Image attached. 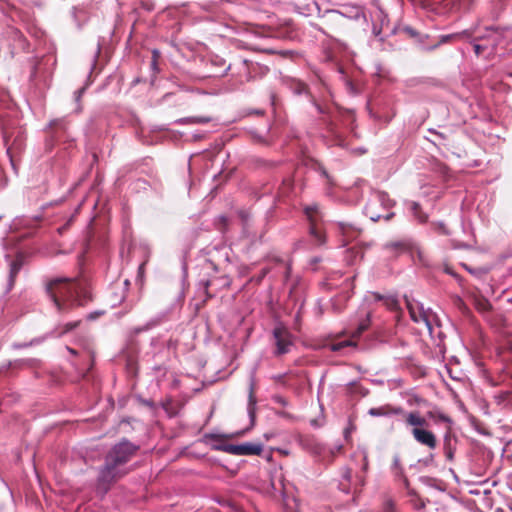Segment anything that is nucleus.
<instances>
[{"label": "nucleus", "instance_id": "nucleus-17", "mask_svg": "<svg viewBox=\"0 0 512 512\" xmlns=\"http://www.w3.org/2000/svg\"><path fill=\"white\" fill-rule=\"evenodd\" d=\"M255 406H256V399L254 397V387L253 384L250 385L249 389V403H248V414L251 418L252 423L254 422L255 418Z\"/></svg>", "mask_w": 512, "mask_h": 512}, {"label": "nucleus", "instance_id": "nucleus-27", "mask_svg": "<svg viewBox=\"0 0 512 512\" xmlns=\"http://www.w3.org/2000/svg\"><path fill=\"white\" fill-rule=\"evenodd\" d=\"M367 468H368V459H367V455H364L363 470L366 471Z\"/></svg>", "mask_w": 512, "mask_h": 512}, {"label": "nucleus", "instance_id": "nucleus-25", "mask_svg": "<svg viewBox=\"0 0 512 512\" xmlns=\"http://www.w3.org/2000/svg\"><path fill=\"white\" fill-rule=\"evenodd\" d=\"M101 314V312H95V313H90L88 316H87V319L89 320H94L96 319L97 316H99Z\"/></svg>", "mask_w": 512, "mask_h": 512}, {"label": "nucleus", "instance_id": "nucleus-30", "mask_svg": "<svg viewBox=\"0 0 512 512\" xmlns=\"http://www.w3.org/2000/svg\"><path fill=\"white\" fill-rule=\"evenodd\" d=\"M84 89H80L77 91V98H80L81 94L83 93Z\"/></svg>", "mask_w": 512, "mask_h": 512}, {"label": "nucleus", "instance_id": "nucleus-13", "mask_svg": "<svg viewBox=\"0 0 512 512\" xmlns=\"http://www.w3.org/2000/svg\"><path fill=\"white\" fill-rule=\"evenodd\" d=\"M339 232L342 234V236L345 238V244L350 240L357 236L358 231L355 227H353L351 224L339 222L337 224Z\"/></svg>", "mask_w": 512, "mask_h": 512}, {"label": "nucleus", "instance_id": "nucleus-5", "mask_svg": "<svg viewBox=\"0 0 512 512\" xmlns=\"http://www.w3.org/2000/svg\"><path fill=\"white\" fill-rule=\"evenodd\" d=\"M405 302L411 320L418 325H422L431 335L433 324L436 322L435 313L430 308H425L421 302L407 296H405Z\"/></svg>", "mask_w": 512, "mask_h": 512}, {"label": "nucleus", "instance_id": "nucleus-31", "mask_svg": "<svg viewBox=\"0 0 512 512\" xmlns=\"http://www.w3.org/2000/svg\"><path fill=\"white\" fill-rule=\"evenodd\" d=\"M207 121H208V119H206V118H198L197 119V122H207Z\"/></svg>", "mask_w": 512, "mask_h": 512}, {"label": "nucleus", "instance_id": "nucleus-26", "mask_svg": "<svg viewBox=\"0 0 512 512\" xmlns=\"http://www.w3.org/2000/svg\"><path fill=\"white\" fill-rule=\"evenodd\" d=\"M393 465L395 468H399L400 467V459L399 457H394V460H393Z\"/></svg>", "mask_w": 512, "mask_h": 512}, {"label": "nucleus", "instance_id": "nucleus-21", "mask_svg": "<svg viewBox=\"0 0 512 512\" xmlns=\"http://www.w3.org/2000/svg\"><path fill=\"white\" fill-rule=\"evenodd\" d=\"M411 210L413 211L415 218L419 222H425L427 220V216L420 213V211H419L420 207H419L418 203H416V202L411 203Z\"/></svg>", "mask_w": 512, "mask_h": 512}, {"label": "nucleus", "instance_id": "nucleus-8", "mask_svg": "<svg viewBox=\"0 0 512 512\" xmlns=\"http://www.w3.org/2000/svg\"><path fill=\"white\" fill-rule=\"evenodd\" d=\"M360 17H364V12H363L362 8L356 7L354 14L349 16V19L350 18L358 19ZM347 20H348V16L346 14H344L343 12L333 11L331 18L329 19V22H330L331 26L334 28V32L336 34H341L342 28L345 27Z\"/></svg>", "mask_w": 512, "mask_h": 512}, {"label": "nucleus", "instance_id": "nucleus-15", "mask_svg": "<svg viewBox=\"0 0 512 512\" xmlns=\"http://www.w3.org/2000/svg\"><path fill=\"white\" fill-rule=\"evenodd\" d=\"M474 33H475V31H474V30L467 29V30H464V31L459 32V33H453V34H449V35L442 36V37H441L440 42H441V43H445V42H448V41H450V40L461 39V38H464V37L469 38V37H471Z\"/></svg>", "mask_w": 512, "mask_h": 512}, {"label": "nucleus", "instance_id": "nucleus-14", "mask_svg": "<svg viewBox=\"0 0 512 512\" xmlns=\"http://www.w3.org/2000/svg\"><path fill=\"white\" fill-rule=\"evenodd\" d=\"M23 266V259L21 256L16 257L11 263H10V270H9V282L10 285H13L14 279L19 273Z\"/></svg>", "mask_w": 512, "mask_h": 512}, {"label": "nucleus", "instance_id": "nucleus-2", "mask_svg": "<svg viewBox=\"0 0 512 512\" xmlns=\"http://www.w3.org/2000/svg\"><path fill=\"white\" fill-rule=\"evenodd\" d=\"M135 451L136 446L126 440L116 444L106 456L105 465L100 470L98 481L109 485L126 474L122 466L129 461Z\"/></svg>", "mask_w": 512, "mask_h": 512}, {"label": "nucleus", "instance_id": "nucleus-33", "mask_svg": "<svg viewBox=\"0 0 512 512\" xmlns=\"http://www.w3.org/2000/svg\"><path fill=\"white\" fill-rule=\"evenodd\" d=\"M345 478H346V479H349V478H350V473L345 474Z\"/></svg>", "mask_w": 512, "mask_h": 512}, {"label": "nucleus", "instance_id": "nucleus-12", "mask_svg": "<svg viewBox=\"0 0 512 512\" xmlns=\"http://www.w3.org/2000/svg\"><path fill=\"white\" fill-rule=\"evenodd\" d=\"M374 301H382L383 304L390 310H397L399 307L398 300L392 295L384 296L379 293H371Z\"/></svg>", "mask_w": 512, "mask_h": 512}, {"label": "nucleus", "instance_id": "nucleus-1", "mask_svg": "<svg viewBox=\"0 0 512 512\" xmlns=\"http://www.w3.org/2000/svg\"><path fill=\"white\" fill-rule=\"evenodd\" d=\"M46 291L61 314L76 306H84L92 299L86 282L82 280L54 279L47 284Z\"/></svg>", "mask_w": 512, "mask_h": 512}, {"label": "nucleus", "instance_id": "nucleus-7", "mask_svg": "<svg viewBox=\"0 0 512 512\" xmlns=\"http://www.w3.org/2000/svg\"><path fill=\"white\" fill-rule=\"evenodd\" d=\"M273 337L276 345V355H283L290 351L293 345L292 335L285 327H275L273 330Z\"/></svg>", "mask_w": 512, "mask_h": 512}, {"label": "nucleus", "instance_id": "nucleus-6", "mask_svg": "<svg viewBox=\"0 0 512 512\" xmlns=\"http://www.w3.org/2000/svg\"><path fill=\"white\" fill-rule=\"evenodd\" d=\"M219 449L236 456L260 455L263 451V445L261 443L246 442L242 444H226L219 447Z\"/></svg>", "mask_w": 512, "mask_h": 512}, {"label": "nucleus", "instance_id": "nucleus-24", "mask_svg": "<svg viewBox=\"0 0 512 512\" xmlns=\"http://www.w3.org/2000/svg\"><path fill=\"white\" fill-rule=\"evenodd\" d=\"M437 229H438V231H440L443 234H448V231L446 230V228H445L443 223H439L437 225Z\"/></svg>", "mask_w": 512, "mask_h": 512}, {"label": "nucleus", "instance_id": "nucleus-22", "mask_svg": "<svg viewBox=\"0 0 512 512\" xmlns=\"http://www.w3.org/2000/svg\"><path fill=\"white\" fill-rule=\"evenodd\" d=\"M350 345H352L351 341H341V342L332 344L331 345V350L332 351H340L343 348H345L347 346H350Z\"/></svg>", "mask_w": 512, "mask_h": 512}, {"label": "nucleus", "instance_id": "nucleus-32", "mask_svg": "<svg viewBox=\"0 0 512 512\" xmlns=\"http://www.w3.org/2000/svg\"><path fill=\"white\" fill-rule=\"evenodd\" d=\"M67 349H68V351H69L70 353H72V354H75V353H76V351H75L74 349H72V348H67Z\"/></svg>", "mask_w": 512, "mask_h": 512}, {"label": "nucleus", "instance_id": "nucleus-11", "mask_svg": "<svg viewBox=\"0 0 512 512\" xmlns=\"http://www.w3.org/2000/svg\"><path fill=\"white\" fill-rule=\"evenodd\" d=\"M401 413H403L402 408H400V407L394 408L389 405L370 408L368 411V414L373 417H382V416H389V415L401 414Z\"/></svg>", "mask_w": 512, "mask_h": 512}, {"label": "nucleus", "instance_id": "nucleus-4", "mask_svg": "<svg viewBox=\"0 0 512 512\" xmlns=\"http://www.w3.org/2000/svg\"><path fill=\"white\" fill-rule=\"evenodd\" d=\"M394 205L393 200L385 192H375L365 206L364 212L372 221H378L381 218L386 221L393 217V213H383Z\"/></svg>", "mask_w": 512, "mask_h": 512}, {"label": "nucleus", "instance_id": "nucleus-16", "mask_svg": "<svg viewBox=\"0 0 512 512\" xmlns=\"http://www.w3.org/2000/svg\"><path fill=\"white\" fill-rule=\"evenodd\" d=\"M80 322L81 321L78 320V321L68 322V323H65L63 325H59L56 328L55 332H56L57 336H62L64 334H67L70 331L76 329L79 326Z\"/></svg>", "mask_w": 512, "mask_h": 512}, {"label": "nucleus", "instance_id": "nucleus-23", "mask_svg": "<svg viewBox=\"0 0 512 512\" xmlns=\"http://www.w3.org/2000/svg\"><path fill=\"white\" fill-rule=\"evenodd\" d=\"M297 85H298L297 86V93L298 94H301V93H303L306 90V86L303 83H298Z\"/></svg>", "mask_w": 512, "mask_h": 512}, {"label": "nucleus", "instance_id": "nucleus-18", "mask_svg": "<svg viewBox=\"0 0 512 512\" xmlns=\"http://www.w3.org/2000/svg\"><path fill=\"white\" fill-rule=\"evenodd\" d=\"M479 40H476V38L474 39V43H473V48H474V52L477 56L483 54L484 52H488V53H491L490 52V47L488 45L487 42L483 43V44H480L478 43Z\"/></svg>", "mask_w": 512, "mask_h": 512}, {"label": "nucleus", "instance_id": "nucleus-10", "mask_svg": "<svg viewBox=\"0 0 512 512\" xmlns=\"http://www.w3.org/2000/svg\"><path fill=\"white\" fill-rule=\"evenodd\" d=\"M503 32L492 27L486 28V33L476 37V40H484L490 47V52H493L498 44L501 43Z\"/></svg>", "mask_w": 512, "mask_h": 512}, {"label": "nucleus", "instance_id": "nucleus-9", "mask_svg": "<svg viewBox=\"0 0 512 512\" xmlns=\"http://www.w3.org/2000/svg\"><path fill=\"white\" fill-rule=\"evenodd\" d=\"M305 214L308 220L311 223L310 233L319 241L323 242L321 234L318 232L316 228V221L319 218V206L317 204L308 205L304 209Z\"/></svg>", "mask_w": 512, "mask_h": 512}, {"label": "nucleus", "instance_id": "nucleus-20", "mask_svg": "<svg viewBox=\"0 0 512 512\" xmlns=\"http://www.w3.org/2000/svg\"><path fill=\"white\" fill-rule=\"evenodd\" d=\"M369 325H370V315L367 314L366 318L360 321V323L357 327V330L353 335L354 336L361 335L365 330L368 329Z\"/></svg>", "mask_w": 512, "mask_h": 512}, {"label": "nucleus", "instance_id": "nucleus-3", "mask_svg": "<svg viewBox=\"0 0 512 512\" xmlns=\"http://www.w3.org/2000/svg\"><path fill=\"white\" fill-rule=\"evenodd\" d=\"M406 424L411 426V435L418 444L429 450H434L437 447L436 435L428 429L426 418L418 411L406 414Z\"/></svg>", "mask_w": 512, "mask_h": 512}, {"label": "nucleus", "instance_id": "nucleus-29", "mask_svg": "<svg viewBox=\"0 0 512 512\" xmlns=\"http://www.w3.org/2000/svg\"><path fill=\"white\" fill-rule=\"evenodd\" d=\"M4 139H5L6 142H8L9 139H10V135L8 134L7 131L4 132Z\"/></svg>", "mask_w": 512, "mask_h": 512}, {"label": "nucleus", "instance_id": "nucleus-19", "mask_svg": "<svg viewBox=\"0 0 512 512\" xmlns=\"http://www.w3.org/2000/svg\"><path fill=\"white\" fill-rule=\"evenodd\" d=\"M427 416L430 419H434L436 422L450 423V418L442 412H428Z\"/></svg>", "mask_w": 512, "mask_h": 512}, {"label": "nucleus", "instance_id": "nucleus-28", "mask_svg": "<svg viewBox=\"0 0 512 512\" xmlns=\"http://www.w3.org/2000/svg\"><path fill=\"white\" fill-rule=\"evenodd\" d=\"M401 244L400 243H392V244H388L387 247H393V248H398L400 247Z\"/></svg>", "mask_w": 512, "mask_h": 512}, {"label": "nucleus", "instance_id": "nucleus-34", "mask_svg": "<svg viewBox=\"0 0 512 512\" xmlns=\"http://www.w3.org/2000/svg\"><path fill=\"white\" fill-rule=\"evenodd\" d=\"M348 433H349V431H348V430H346V431H345V437H347V436H348Z\"/></svg>", "mask_w": 512, "mask_h": 512}]
</instances>
